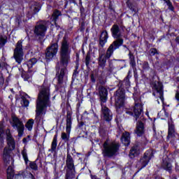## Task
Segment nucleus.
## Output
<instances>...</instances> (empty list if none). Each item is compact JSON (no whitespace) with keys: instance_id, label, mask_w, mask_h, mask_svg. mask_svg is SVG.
I'll use <instances>...</instances> for the list:
<instances>
[{"instance_id":"f257e3e1","label":"nucleus","mask_w":179,"mask_h":179,"mask_svg":"<svg viewBox=\"0 0 179 179\" xmlns=\"http://www.w3.org/2000/svg\"><path fill=\"white\" fill-rule=\"evenodd\" d=\"M59 59L61 65L64 67L61 69L60 73H58L59 74H56L59 85L57 87V90H59V86L64 83V76H65V73L67 72L66 67L71 61V48H69V41H68V36H66L63 37L62 41L59 51Z\"/></svg>"},{"instance_id":"f03ea898","label":"nucleus","mask_w":179,"mask_h":179,"mask_svg":"<svg viewBox=\"0 0 179 179\" xmlns=\"http://www.w3.org/2000/svg\"><path fill=\"white\" fill-rule=\"evenodd\" d=\"M133 96L134 100H135L134 118L137 121L134 134H136L137 136H143L145 132V126L146 125L143 116V105H142L141 96L138 94H133Z\"/></svg>"},{"instance_id":"7ed1b4c3","label":"nucleus","mask_w":179,"mask_h":179,"mask_svg":"<svg viewBox=\"0 0 179 179\" xmlns=\"http://www.w3.org/2000/svg\"><path fill=\"white\" fill-rule=\"evenodd\" d=\"M118 90L115 92V106L116 108H121L124 107L125 104V89H129L131 87V81L129 80L124 78L123 81H121L117 85Z\"/></svg>"},{"instance_id":"20e7f679","label":"nucleus","mask_w":179,"mask_h":179,"mask_svg":"<svg viewBox=\"0 0 179 179\" xmlns=\"http://www.w3.org/2000/svg\"><path fill=\"white\" fill-rule=\"evenodd\" d=\"M122 27H120L117 24H114L111 29V35L113 38H115V41L109 45L110 47L115 48V49L118 50L120 47L124 45V38H122Z\"/></svg>"},{"instance_id":"39448f33","label":"nucleus","mask_w":179,"mask_h":179,"mask_svg":"<svg viewBox=\"0 0 179 179\" xmlns=\"http://www.w3.org/2000/svg\"><path fill=\"white\" fill-rule=\"evenodd\" d=\"M120 143L115 141L109 143L108 141H106L103 144L102 148V155L103 157H114L117 156L118 152H120Z\"/></svg>"},{"instance_id":"423d86ee","label":"nucleus","mask_w":179,"mask_h":179,"mask_svg":"<svg viewBox=\"0 0 179 179\" xmlns=\"http://www.w3.org/2000/svg\"><path fill=\"white\" fill-rule=\"evenodd\" d=\"M115 50L117 49H115L114 46H109L106 50V52L104 48H99V57L97 59L98 68H101V69L106 68L107 59H110L111 57H113Z\"/></svg>"},{"instance_id":"0eeeda50","label":"nucleus","mask_w":179,"mask_h":179,"mask_svg":"<svg viewBox=\"0 0 179 179\" xmlns=\"http://www.w3.org/2000/svg\"><path fill=\"white\" fill-rule=\"evenodd\" d=\"M6 134L7 135V143L8 145V148L6 147L4 148L3 153V159L4 162H9L10 160V152L13 149L15 148V140L12 137L10 134V130L8 129L6 131Z\"/></svg>"},{"instance_id":"6e6552de","label":"nucleus","mask_w":179,"mask_h":179,"mask_svg":"<svg viewBox=\"0 0 179 179\" xmlns=\"http://www.w3.org/2000/svg\"><path fill=\"white\" fill-rule=\"evenodd\" d=\"M155 153H156V151L152 149L148 150L143 155V157H141L139 162L136 164V167L139 169L140 170H142V169H145V166L147 164H149V162L153 157H155Z\"/></svg>"},{"instance_id":"1a4fd4ad","label":"nucleus","mask_w":179,"mask_h":179,"mask_svg":"<svg viewBox=\"0 0 179 179\" xmlns=\"http://www.w3.org/2000/svg\"><path fill=\"white\" fill-rule=\"evenodd\" d=\"M71 129H72V113L68 110L66 120V132H62L61 138L64 142L69 141V135L71 134Z\"/></svg>"},{"instance_id":"9d476101","label":"nucleus","mask_w":179,"mask_h":179,"mask_svg":"<svg viewBox=\"0 0 179 179\" xmlns=\"http://www.w3.org/2000/svg\"><path fill=\"white\" fill-rule=\"evenodd\" d=\"M45 107V90H42L40 92L38 101L36 103V117H38L43 113Z\"/></svg>"},{"instance_id":"9b49d317","label":"nucleus","mask_w":179,"mask_h":179,"mask_svg":"<svg viewBox=\"0 0 179 179\" xmlns=\"http://www.w3.org/2000/svg\"><path fill=\"white\" fill-rule=\"evenodd\" d=\"M151 87L153 96H156V93H158L160 100L162 103H164V96H163V84L159 81H154L151 83Z\"/></svg>"},{"instance_id":"f8f14e48","label":"nucleus","mask_w":179,"mask_h":179,"mask_svg":"<svg viewBox=\"0 0 179 179\" xmlns=\"http://www.w3.org/2000/svg\"><path fill=\"white\" fill-rule=\"evenodd\" d=\"M13 57L17 64H22L23 61V46L22 45V41H19L17 43L15 49L14 50Z\"/></svg>"},{"instance_id":"ddd939ff","label":"nucleus","mask_w":179,"mask_h":179,"mask_svg":"<svg viewBox=\"0 0 179 179\" xmlns=\"http://www.w3.org/2000/svg\"><path fill=\"white\" fill-rule=\"evenodd\" d=\"M57 52H58V41L52 43L50 46H49L46 49V53H45L46 61L48 62V61H50V59H52V58H54V56L57 55Z\"/></svg>"},{"instance_id":"4468645a","label":"nucleus","mask_w":179,"mask_h":179,"mask_svg":"<svg viewBox=\"0 0 179 179\" xmlns=\"http://www.w3.org/2000/svg\"><path fill=\"white\" fill-rule=\"evenodd\" d=\"M101 117L106 122H111L113 120V112L107 106L101 103Z\"/></svg>"},{"instance_id":"2eb2a0df","label":"nucleus","mask_w":179,"mask_h":179,"mask_svg":"<svg viewBox=\"0 0 179 179\" xmlns=\"http://www.w3.org/2000/svg\"><path fill=\"white\" fill-rule=\"evenodd\" d=\"M13 127L16 128L18 132V136H22L23 132H24V124L23 122L20 121L19 118L16 117H13Z\"/></svg>"},{"instance_id":"dca6fc26","label":"nucleus","mask_w":179,"mask_h":179,"mask_svg":"<svg viewBox=\"0 0 179 179\" xmlns=\"http://www.w3.org/2000/svg\"><path fill=\"white\" fill-rule=\"evenodd\" d=\"M98 93L101 105L103 103H107L108 96V90H107V88L103 85H98Z\"/></svg>"},{"instance_id":"f3484780","label":"nucleus","mask_w":179,"mask_h":179,"mask_svg":"<svg viewBox=\"0 0 179 179\" xmlns=\"http://www.w3.org/2000/svg\"><path fill=\"white\" fill-rule=\"evenodd\" d=\"M66 170H76L75 167V161L73 160V157L69 152H67L66 158Z\"/></svg>"},{"instance_id":"a211bd4d","label":"nucleus","mask_w":179,"mask_h":179,"mask_svg":"<svg viewBox=\"0 0 179 179\" xmlns=\"http://www.w3.org/2000/svg\"><path fill=\"white\" fill-rule=\"evenodd\" d=\"M108 40V32L107 30L102 31L99 37V48H103Z\"/></svg>"},{"instance_id":"6ab92c4d","label":"nucleus","mask_w":179,"mask_h":179,"mask_svg":"<svg viewBox=\"0 0 179 179\" xmlns=\"http://www.w3.org/2000/svg\"><path fill=\"white\" fill-rule=\"evenodd\" d=\"M168 136L166 139H173L176 138V126L171 120L168 122Z\"/></svg>"},{"instance_id":"aec40b11","label":"nucleus","mask_w":179,"mask_h":179,"mask_svg":"<svg viewBox=\"0 0 179 179\" xmlns=\"http://www.w3.org/2000/svg\"><path fill=\"white\" fill-rule=\"evenodd\" d=\"M121 142L124 146H129V143H131V134H129V132L125 131L122 134Z\"/></svg>"},{"instance_id":"412c9836","label":"nucleus","mask_w":179,"mask_h":179,"mask_svg":"<svg viewBox=\"0 0 179 179\" xmlns=\"http://www.w3.org/2000/svg\"><path fill=\"white\" fill-rule=\"evenodd\" d=\"M44 31H45V26L43 24H40L35 27L34 34L36 36H41V37H44Z\"/></svg>"},{"instance_id":"4be33fe9","label":"nucleus","mask_w":179,"mask_h":179,"mask_svg":"<svg viewBox=\"0 0 179 179\" xmlns=\"http://www.w3.org/2000/svg\"><path fill=\"white\" fill-rule=\"evenodd\" d=\"M139 147L136 145H134L133 147H131L129 156L130 159H134V157H136V156H139Z\"/></svg>"},{"instance_id":"5701e85b","label":"nucleus","mask_w":179,"mask_h":179,"mask_svg":"<svg viewBox=\"0 0 179 179\" xmlns=\"http://www.w3.org/2000/svg\"><path fill=\"white\" fill-rule=\"evenodd\" d=\"M76 177V169H66L64 179H74Z\"/></svg>"},{"instance_id":"b1692460","label":"nucleus","mask_w":179,"mask_h":179,"mask_svg":"<svg viewBox=\"0 0 179 179\" xmlns=\"http://www.w3.org/2000/svg\"><path fill=\"white\" fill-rule=\"evenodd\" d=\"M127 6L131 12H134V13H136L138 12V5L136 4V2L132 1L131 0H127Z\"/></svg>"},{"instance_id":"393cba45","label":"nucleus","mask_w":179,"mask_h":179,"mask_svg":"<svg viewBox=\"0 0 179 179\" xmlns=\"http://www.w3.org/2000/svg\"><path fill=\"white\" fill-rule=\"evenodd\" d=\"M58 135L56 134L54 136L52 144H51V148L49 149V152H51V153H54V152H56L57 150V140Z\"/></svg>"},{"instance_id":"a878e982","label":"nucleus","mask_w":179,"mask_h":179,"mask_svg":"<svg viewBox=\"0 0 179 179\" xmlns=\"http://www.w3.org/2000/svg\"><path fill=\"white\" fill-rule=\"evenodd\" d=\"M162 169H164V170H166V171H169V173L171 174L172 169H173V166H171V163L167 161H164L162 164Z\"/></svg>"},{"instance_id":"bb28decb","label":"nucleus","mask_w":179,"mask_h":179,"mask_svg":"<svg viewBox=\"0 0 179 179\" xmlns=\"http://www.w3.org/2000/svg\"><path fill=\"white\" fill-rule=\"evenodd\" d=\"M129 64L131 66V68L136 67V62L135 61V55H134V53L129 50Z\"/></svg>"},{"instance_id":"cd10ccee","label":"nucleus","mask_w":179,"mask_h":179,"mask_svg":"<svg viewBox=\"0 0 179 179\" xmlns=\"http://www.w3.org/2000/svg\"><path fill=\"white\" fill-rule=\"evenodd\" d=\"M59 16H62V13H61L60 10H58L57 9H55L53 11V13L52 15V20L55 22L57 20H58Z\"/></svg>"},{"instance_id":"c85d7f7f","label":"nucleus","mask_w":179,"mask_h":179,"mask_svg":"<svg viewBox=\"0 0 179 179\" xmlns=\"http://www.w3.org/2000/svg\"><path fill=\"white\" fill-rule=\"evenodd\" d=\"M90 62H92V53H90V52H87L85 58V63L87 68L90 66Z\"/></svg>"},{"instance_id":"c756f323","label":"nucleus","mask_w":179,"mask_h":179,"mask_svg":"<svg viewBox=\"0 0 179 179\" xmlns=\"http://www.w3.org/2000/svg\"><path fill=\"white\" fill-rule=\"evenodd\" d=\"M51 106V101H50V90L45 89V107H50Z\"/></svg>"},{"instance_id":"7c9ffc66","label":"nucleus","mask_w":179,"mask_h":179,"mask_svg":"<svg viewBox=\"0 0 179 179\" xmlns=\"http://www.w3.org/2000/svg\"><path fill=\"white\" fill-rule=\"evenodd\" d=\"M31 9L32 12H34V13H37V12H38L40 9H41V6H40V3H34L31 6Z\"/></svg>"},{"instance_id":"2f4dec72","label":"nucleus","mask_w":179,"mask_h":179,"mask_svg":"<svg viewBox=\"0 0 179 179\" xmlns=\"http://www.w3.org/2000/svg\"><path fill=\"white\" fill-rule=\"evenodd\" d=\"M33 125H34V120L29 119L25 124V128H27L28 131H31V129H33Z\"/></svg>"},{"instance_id":"473e14b6","label":"nucleus","mask_w":179,"mask_h":179,"mask_svg":"<svg viewBox=\"0 0 179 179\" xmlns=\"http://www.w3.org/2000/svg\"><path fill=\"white\" fill-rule=\"evenodd\" d=\"M15 173L13 172V169L11 166H9L7 169V179L13 178Z\"/></svg>"},{"instance_id":"72a5a7b5","label":"nucleus","mask_w":179,"mask_h":179,"mask_svg":"<svg viewBox=\"0 0 179 179\" xmlns=\"http://www.w3.org/2000/svg\"><path fill=\"white\" fill-rule=\"evenodd\" d=\"M142 69H143V71H149L150 69V66L149 65V62L147 61L143 62L142 64Z\"/></svg>"},{"instance_id":"f704fd0d","label":"nucleus","mask_w":179,"mask_h":179,"mask_svg":"<svg viewBox=\"0 0 179 179\" xmlns=\"http://www.w3.org/2000/svg\"><path fill=\"white\" fill-rule=\"evenodd\" d=\"M160 52L155 48H152L150 50V55L151 57H154V55H159Z\"/></svg>"},{"instance_id":"c9c22d12","label":"nucleus","mask_w":179,"mask_h":179,"mask_svg":"<svg viewBox=\"0 0 179 179\" xmlns=\"http://www.w3.org/2000/svg\"><path fill=\"white\" fill-rule=\"evenodd\" d=\"M5 44H6V39L3 36H0V48H2Z\"/></svg>"},{"instance_id":"e433bc0d","label":"nucleus","mask_w":179,"mask_h":179,"mask_svg":"<svg viewBox=\"0 0 179 179\" xmlns=\"http://www.w3.org/2000/svg\"><path fill=\"white\" fill-rule=\"evenodd\" d=\"M134 108H135V103L134 106H133L132 110H126V114H128L129 115H131L135 118V112L134 111Z\"/></svg>"},{"instance_id":"4c0bfd02","label":"nucleus","mask_w":179,"mask_h":179,"mask_svg":"<svg viewBox=\"0 0 179 179\" xmlns=\"http://www.w3.org/2000/svg\"><path fill=\"white\" fill-rule=\"evenodd\" d=\"M21 104L23 107H29V100L23 98L21 101Z\"/></svg>"},{"instance_id":"58836bf2","label":"nucleus","mask_w":179,"mask_h":179,"mask_svg":"<svg viewBox=\"0 0 179 179\" xmlns=\"http://www.w3.org/2000/svg\"><path fill=\"white\" fill-rule=\"evenodd\" d=\"M36 62H37V59H36V58H32L28 62L27 65L28 66H33Z\"/></svg>"},{"instance_id":"ea45409f","label":"nucleus","mask_w":179,"mask_h":179,"mask_svg":"<svg viewBox=\"0 0 179 179\" xmlns=\"http://www.w3.org/2000/svg\"><path fill=\"white\" fill-rule=\"evenodd\" d=\"M107 69L108 72H110V73L114 71V64H113V62H109L108 67Z\"/></svg>"},{"instance_id":"a19ab883","label":"nucleus","mask_w":179,"mask_h":179,"mask_svg":"<svg viewBox=\"0 0 179 179\" xmlns=\"http://www.w3.org/2000/svg\"><path fill=\"white\" fill-rule=\"evenodd\" d=\"M132 69L134 71V76L135 80H138V69H136V67H132Z\"/></svg>"},{"instance_id":"79ce46f5","label":"nucleus","mask_w":179,"mask_h":179,"mask_svg":"<svg viewBox=\"0 0 179 179\" xmlns=\"http://www.w3.org/2000/svg\"><path fill=\"white\" fill-rule=\"evenodd\" d=\"M166 4L169 6V10H174V6H173V3H171V1H170V0L166 3Z\"/></svg>"},{"instance_id":"37998d69","label":"nucleus","mask_w":179,"mask_h":179,"mask_svg":"<svg viewBox=\"0 0 179 179\" xmlns=\"http://www.w3.org/2000/svg\"><path fill=\"white\" fill-rule=\"evenodd\" d=\"M106 85V80L103 78H100L99 80V85L98 86H104Z\"/></svg>"},{"instance_id":"c03bdc74","label":"nucleus","mask_w":179,"mask_h":179,"mask_svg":"<svg viewBox=\"0 0 179 179\" xmlns=\"http://www.w3.org/2000/svg\"><path fill=\"white\" fill-rule=\"evenodd\" d=\"M22 157L24 158V160H25V162H27L28 158H27V152H26V150H23L22 152Z\"/></svg>"},{"instance_id":"a18cd8bd","label":"nucleus","mask_w":179,"mask_h":179,"mask_svg":"<svg viewBox=\"0 0 179 179\" xmlns=\"http://www.w3.org/2000/svg\"><path fill=\"white\" fill-rule=\"evenodd\" d=\"M29 166L32 170H37V164H36L34 162H31Z\"/></svg>"},{"instance_id":"49530a36","label":"nucleus","mask_w":179,"mask_h":179,"mask_svg":"<svg viewBox=\"0 0 179 179\" xmlns=\"http://www.w3.org/2000/svg\"><path fill=\"white\" fill-rule=\"evenodd\" d=\"M132 78V71L129 70L128 71V73H127V77L125 78V79H128L129 80V78Z\"/></svg>"},{"instance_id":"de8ad7c7","label":"nucleus","mask_w":179,"mask_h":179,"mask_svg":"<svg viewBox=\"0 0 179 179\" xmlns=\"http://www.w3.org/2000/svg\"><path fill=\"white\" fill-rule=\"evenodd\" d=\"M90 78H91V82H92V83H96V78H94V74L92 73L90 76Z\"/></svg>"},{"instance_id":"09e8293b","label":"nucleus","mask_w":179,"mask_h":179,"mask_svg":"<svg viewBox=\"0 0 179 179\" xmlns=\"http://www.w3.org/2000/svg\"><path fill=\"white\" fill-rule=\"evenodd\" d=\"M3 134V127L0 126V141L2 139V135Z\"/></svg>"},{"instance_id":"8fccbe9b","label":"nucleus","mask_w":179,"mask_h":179,"mask_svg":"<svg viewBox=\"0 0 179 179\" xmlns=\"http://www.w3.org/2000/svg\"><path fill=\"white\" fill-rule=\"evenodd\" d=\"M175 99H176V100H177V101L179 102V92H178V91L176 92V94L175 95Z\"/></svg>"},{"instance_id":"3c124183","label":"nucleus","mask_w":179,"mask_h":179,"mask_svg":"<svg viewBox=\"0 0 179 179\" xmlns=\"http://www.w3.org/2000/svg\"><path fill=\"white\" fill-rule=\"evenodd\" d=\"M22 142H23V143H27V138H24L23 139H22Z\"/></svg>"},{"instance_id":"603ef678","label":"nucleus","mask_w":179,"mask_h":179,"mask_svg":"<svg viewBox=\"0 0 179 179\" xmlns=\"http://www.w3.org/2000/svg\"><path fill=\"white\" fill-rule=\"evenodd\" d=\"M152 129H153L155 135H156L157 134V133H156V127L155 126L152 127Z\"/></svg>"},{"instance_id":"864d4df0","label":"nucleus","mask_w":179,"mask_h":179,"mask_svg":"<svg viewBox=\"0 0 179 179\" xmlns=\"http://www.w3.org/2000/svg\"><path fill=\"white\" fill-rule=\"evenodd\" d=\"M176 43H178V44H179V36H178L176 38Z\"/></svg>"},{"instance_id":"5fc2aeb1","label":"nucleus","mask_w":179,"mask_h":179,"mask_svg":"<svg viewBox=\"0 0 179 179\" xmlns=\"http://www.w3.org/2000/svg\"><path fill=\"white\" fill-rule=\"evenodd\" d=\"M78 69H76V70H74L73 75H78Z\"/></svg>"},{"instance_id":"6e6d98bb","label":"nucleus","mask_w":179,"mask_h":179,"mask_svg":"<svg viewBox=\"0 0 179 179\" xmlns=\"http://www.w3.org/2000/svg\"><path fill=\"white\" fill-rule=\"evenodd\" d=\"M123 47L124 48H127V50H128V51L129 52V48H128V47H127V45H123Z\"/></svg>"},{"instance_id":"4d7b16f0","label":"nucleus","mask_w":179,"mask_h":179,"mask_svg":"<svg viewBox=\"0 0 179 179\" xmlns=\"http://www.w3.org/2000/svg\"><path fill=\"white\" fill-rule=\"evenodd\" d=\"M83 127V122H80L79 127Z\"/></svg>"},{"instance_id":"13d9d810","label":"nucleus","mask_w":179,"mask_h":179,"mask_svg":"<svg viewBox=\"0 0 179 179\" xmlns=\"http://www.w3.org/2000/svg\"><path fill=\"white\" fill-rule=\"evenodd\" d=\"M92 179H98V178H97V176H92Z\"/></svg>"},{"instance_id":"bf43d9fd","label":"nucleus","mask_w":179,"mask_h":179,"mask_svg":"<svg viewBox=\"0 0 179 179\" xmlns=\"http://www.w3.org/2000/svg\"><path fill=\"white\" fill-rule=\"evenodd\" d=\"M109 8L113 10V5L111 3H110V5H109Z\"/></svg>"},{"instance_id":"052dcab7","label":"nucleus","mask_w":179,"mask_h":179,"mask_svg":"<svg viewBox=\"0 0 179 179\" xmlns=\"http://www.w3.org/2000/svg\"><path fill=\"white\" fill-rule=\"evenodd\" d=\"M166 3H167L170 0H164Z\"/></svg>"},{"instance_id":"680f3d73","label":"nucleus","mask_w":179,"mask_h":179,"mask_svg":"<svg viewBox=\"0 0 179 179\" xmlns=\"http://www.w3.org/2000/svg\"><path fill=\"white\" fill-rule=\"evenodd\" d=\"M81 26H84L83 23L81 24Z\"/></svg>"},{"instance_id":"e2e57ef3","label":"nucleus","mask_w":179,"mask_h":179,"mask_svg":"<svg viewBox=\"0 0 179 179\" xmlns=\"http://www.w3.org/2000/svg\"><path fill=\"white\" fill-rule=\"evenodd\" d=\"M0 76H2V73H0Z\"/></svg>"},{"instance_id":"0e129e2a","label":"nucleus","mask_w":179,"mask_h":179,"mask_svg":"<svg viewBox=\"0 0 179 179\" xmlns=\"http://www.w3.org/2000/svg\"><path fill=\"white\" fill-rule=\"evenodd\" d=\"M38 156H39V157H40V156H41V154H39V155H38Z\"/></svg>"},{"instance_id":"69168bd1","label":"nucleus","mask_w":179,"mask_h":179,"mask_svg":"<svg viewBox=\"0 0 179 179\" xmlns=\"http://www.w3.org/2000/svg\"><path fill=\"white\" fill-rule=\"evenodd\" d=\"M124 66H126V65H125V64H124Z\"/></svg>"},{"instance_id":"338daca9","label":"nucleus","mask_w":179,"mask_h":179,"mask_svg":"<svg viewBox=\"0 0 179 179\" xmlns=\"http://www.w3.org/2000/svg\"><path fill=\"white\" fill-rule=\"evenodd\" d=\"M78 176H77V178H76V179H78Z\"/></svg>"},{"instance_id":"774afa93","label":"nucleus","mask_w":179,"mask_h":179,"mask_svg":"<svg viewBox=\"0 0 179 179\" xmlns=\"http://www.w3.org/2000/svg\"><path fill=\"white\" fill-rule=\"evenodd\" d=\"M0 68H1V65H0Z\"/></svg>"}]
</instances>
